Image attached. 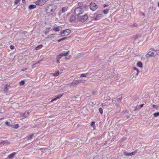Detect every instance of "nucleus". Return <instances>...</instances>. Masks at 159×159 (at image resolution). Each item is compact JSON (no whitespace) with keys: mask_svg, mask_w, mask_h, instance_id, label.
<instances>
[{"mask_svg":"<svg viewBox=\"0 0 159 159\" xmlns=\"http://www.w3.org/2000/svg\"><path fill=\"white\" fill-rule=\"evenodd\" d=\"M5 124L7 126L11 127L12 126V125L10 124L9 122L6 121L5 122Z\"/></svg>","mask_w":159,"mask_h":159,"instance_id":"42","label":"nucleus"},{"mask_svg":"<svg viewBox=\"0 0 159 159\" xmlns=\"http://www.w3.org/2000/svg\"><path fill=\"white\" fill-rule=\"evenodd\" d=\"M62 70H60V72L61 73H62Z\"/></svg>","mask_w":159,"mask_h":159,"instance_id":"61","label":"nucleus"},{"mask_svg":"<svg viewBox=\"0 0 159 159\" xmlns=\"http://www.w3.org/2000/svg\"><path fill=\"white\" fill-rule=\"evenodd\" d=\"M64 94V93H63L62 94H59V95H57L55 97L57 98V99H58V98H61V97Z\"/></svg>","mask_w":159,"mask_h":159,"instance_id":"27","label":"nucleus"},{"mask_svg":"<svg viewBox=\"0 0 159 159\" xmlns=\"http://www.w3.org/2000/svg\"><path fill=\"white\" fill-rule=\"evenodd\" d=\"M10 143V142L8 141L7 140H4L3 141H1L0 142V145L3 144L4 145V144H7V145H9Z\"/></svg>","mask_w":159,"mask_h":159,"instance_id":"13","label":"nucleus"},{"mask_svg":"<svg viewBox=\"0 0 159 159\" xmlns=\"http://www.w3.org/2000/svg\"><path fill=\"white\" fill-rule=\"evenodd\" d=\"M57 98H56V97H55V98L52 99L51 101V102H53L55 100H57Z\"/></svg>","mask_w":159,"mask_h":159,"instance_id":"50","label":"nucleus"},{"mask_svg":"<svg viewBox=\"0 0 159 159\" xmlns=\"http://www.w3.org/2000/svg\"><path fill=\"white\" fill-rule=\"evenodd\" d=\"M61 13L60 11L58 12V14L59 15H61Z\"/></svg>","mask_w":159,"mask_h":159,"instance_id":"60","label":"nucleus"},{"mask_svg":"<svg viewBox=\"0 0 159 159\" xmlns=\"http://www.w3.org/2000/svg\"><path fill=\"white\" fill-rule=\"evenodd\" d=\"M65 30H63L60 32V34L61 36H65Z\"/></svg>","mask_w":159,"mask_h":159,"instance_id":"37","label":"nucleus"},{"mask_svg":"<svg viewBox=\"0 0 159 159\" xmlns=\"http://www.w3.org/2000/svg\"><path fill=\"white\" fill-rule=\"evenodd\" d=\"M122 97H121L120 98H117V101H120V100H121V98H122Z\"/></svg>","mask_w":159,"mask_h":159,"instance_id":"52","label":"nucleus"},{"mask_svg":"<svg viewBox=\"0 0 159 159\" xmlns=\"http://www.w3.org/2000/svg\"><path fill=\"white\" fill-rule=\"evenodd\" d=\"M92 93L93 95H95V94H97V92L96 91H93Z\"/></svg>","mask_w":159,"mask_h":159,"instance_id":"49","label":"nucleus"},{"mask_svg":"<svg viewBox=\"0 0 159 159\" xmlns=\"http://www.w3.org/2000/svg\"><path fill=\"white\" fill-rule=\"evenodd\" d=\"M29 112H25L24 113H23L21 114V116H22L23 119L25 118L29 115Z\"/></svg>","mask_w":159,"mask_h":159,"instance_id":"12","label":"nucleus"},{"mask_svg":"<svg viewBox=\"0 0 159 159\" xmlns=\"http://www.w3.org/2000/svg\"><path fill=\"white\" fill-rule=\"evenodd\" d=\"M34 134H32L28 136L27 137V140H31L32 138L34 136Z\"/></svg>","mask_w":159,"mask_h":159,"instance_id":"18","label":"nucleus"},{"mask_svg":"<svg viewBox=\"0 0 159 159\" xmlns=\"http://www.w3.org/2000/svg\"><path fill=\"white\" fill-rule=\"evenodd\" d=\"M48 0H38L35 2V3L37 5L42 6L48 1Z\"/></svg>","mask_w":159,"mask_h":159,"instance_id":"8","label":"nucleus"},{"mask_svg":"<svg viewBox=\"0 0 159 159\" xmlns=\"http://www.w3.org/2000/svg\"><path fill=\"white\" fill-rule=\"evenodd\" d=\"M55 34H49L48 35V37H47V38L50 39V38H54V35H55Z\"/></svg>","mask_w":159,"mask_h":159,"instance_id":"29","label":"nucleus"},{"mask_svg":"<svg viewBox=\"0 0 159 159\" xmlns=\"http://www.w3.org/2000/svg\"><path fill=\"white\" fill-rule=\"evenodd\" d=\"M134 111H137V110H138V108L137 107H134Z\"/></svg>","mask_w":159,"mask_h":159,"instance_id":"53","label":"nucleus"},{"mask_svg":"<svg viewBox=\"0 0 159 159\" xmlns=\"http://www.w3.org/2000/svg\"><path fill=\"white\" fill-rule=\"evenodd\" d=\"M39 63V62H37V63H35V64H34V65H36V64H38Z\"/></svg>","mask_w":159,"mask_h":159,"instance_id":"59","label":"nucleus"},{"mask_svg":"<svg viewBox=\"0 0 159 159\" xmlns=\"http://www.w3.org/2000/svg\"><path fill=\"white\" fill-rule=\"evenodd\" d=\"M78 96H79L78 95H77L76 96L73 97V98H77Z\"/></svg>","mask_w":159,"mask_h":159,"instance_id":"56","label":"nucleus"},{"mask_svg":"<svg viewBox=\"0 0 159 159\" xmlns=\"http://www.w3.org/2000/svg\"><path fill=\"white\" fill-rule=\"evenodd\" d=\"M53 30L55 32L59 31L60 30V29L59 26L55 27L53 28Z\"/></svg>","mask_w":159,"mask_h":159,"instance_id":"26","label":"nucleus"},{"mask_svg":"<svg viewBox=\"0 0 159 159\" xmlns=\"http://www.w3.org/2000/svg\"><path fill=\"white\" fill-rule=\"evenodd\" d=\"M51 4H49L48 6L46 7L45 8V11L47 15H48L49 16L51 15L49 14L48 13L50 12V10H51V7H52Z\"/></svg>","mask_w":159,"mask_h":159,"instance_id":"9","label":"nucleus"},{"mask_svg":"<svg viewBox=\"0 0 159 159\" xmlns=\"http://www.w3.org/2000/svg\"><path fill=\"white\" fill-rule=\"evenodd\" d=\"M11 127L15 129H17L19 127V125L18 124H17L14 125H12Z\"/></svg>","mask_w":159,"mask_h":159,"instance_id":"20","label":"nucleus"},{"mask_svg":"<svg viewBox=\"0 0 159 159\" xmlns=\"http://www.w3.org/2000/svg\"><path fill=\"white\" fill-rule=\"evenodd\" d=\"M133 69L134 70H135L136 71V76L137 75H138L139 73V70L136 67H134L133 68Z\"/></svg>","mask_w":159,"mask_h":159,"instance_id":"24","label":"nucleus"},{"mask_svg":"<svg viewBox=\"0 0 159 159\" xmlns=\"http://www.w3.org/2000/svg\"><path fill=\"white\" fill-rule=\"evenodd\" d=\"M7 158H6V159H7Z\"/></svg>","mask_w":159,"mask_h":159,"instance_id":"64","label":"nucleus"},{"mask_svg":"<svg viewBox=\"0 0 159 159\" xmlns=\"http://www.w3.org/2000/svg\"><path fill=\"white\" fill-rule=\"evenodd\" d=\"M77 19L76 17L74 15H71L69 19V21L70 22H72L75 21Z\"/></svg>","mask_w":159,"mask_h":159,"instance_id":"10","label":"nucleus"},{"mask_svg":"<svg viewBox=\"0 0 159 159\" xmlns=\"http://www.w3.org/2000/svg\"><path fill=\"white\" fill-rule=\"evenodd\" d=\"M36 6L33 4L30 5L28 7V8L29 10H31L36 8Z\"/></svg>","mask_w":159,"mask_h":159,"instance_id":"16","label":"nucleus"},{"mask_svg":"<svg viewBox=\"0 0 159 159\" xmlns=\"http://www.w3.org/2000/svg\"><path fill=\"white\" fill-rule=\"evenodd\" d=\"M60 72L59 71H57L56 72L53 73L52 74L53 75L55 76H58Z\"/></svg>","mask_w":159,"mask_h":159,"instance_id":"28","label":"nucleus"},{"mask_svg":"<svg viewBox=\"0 0 159 159\" xmlns=\"http://www.w3.org/2000/svg\"><path fill=\"white\" fill-rule=\"evenodd\" d=\"M90 9L93 11H95L98 8V6L94 2H92L89 5Z\"/></svg>","mask_w":159,"mask_h":159,"instance_id":"6","label":"nucleus"},{"mask_svg":"<svg viewBox=\"0 0 159 159\" xmlns=\"http://www.w3.org/2000/svg\"><path fill=\"white\" fill-rule=\"evenodd\" d=\"M27 69L26 68L25 69H22V71H25L26 70H27Z\"/></svg>","mask_w":159,"mask_h":159,"instance_id":"58","label":"nucleus"},{"mask_svg":"<svg viewBox=\"0 0 159 159\" xmlns=\"http://www.w3.org/2000/svg\"><path fill=\"white\" fill-rule=\"evenodd\" d=\"M102 18V14H100L97 15L96 17L94 18L93 20H98Z\"/></svg>","mask_w":159,"mask_h":159,"instance_id":"14","label":"nucleus"},{"mask_svg":"<svg viewBox=\"0 0 159 159\" xmlns=\"http://www.w3.org/2000/svg\"><path fill=\"white\" fill-rule=\"evenodd\" d=\"M68 38V37H65L62 38L61 39H60L58 40H57V41L58 43H59V42H61V41L64 40Z\"/></svg>","mask_w":159,"mask_h":159,"instance_id":"22","label":"nucleus"},{"mask_svg":"<svg viewBox=\"0 0 159 159\" xmlns=\"http://www.w3.org/2000/svg\"><path fill=\"white\" fill-rule=\"evenodd\" d=\"M109 9H106L103 11V12L105 14H106L108 13V11H109Z\"/></svg>","mask_w":159,"mask_h":159,"instance_id":"36","label":"nucleus"},{"mask_svg":"<svg viewBox=\"0 0 159 159\" xmlns=\"http://www.w3.org/2000/svg\"><path fill=\"white\" fill-rule=\"evenodd\" d=\"M123 154L124 155H125V156H130V152H127L126 151L124 150L123 151Z\"/></svg>","mask_w":159,"mask_h":159,"instance_id":"25","label":"nucleus"},{"mask_svg":"<svg viewBox=\"0 0 159 159\" xmlns=\"http://www.w3.org/2000/svg\"><path fill=\"white\" fill-rule=\"evenodd\" d=\"M88 19V16L86 14L84 15L78 16L77 17V21L81 22H84Z\"/></svg>","mask_w":159,"mask_h":159,"instance_id":"1","label":"nucleus"},{"mask_svg":"<svg viewBox=\"0 0 159 159\" xmlns=\"http://www.w3.org/2000/svg\"><path fill=\"white\" fill-rule=\"evenodd\" d=\"M126 139V138H125L123 140H124L125 139Z\"/></svg>","mask_w":159,"mask_h":159,"instance_id":"63","label":"nucleus"},{"mask_svg":"<svg viewBox=\"0 0 159 159\" xmlns=\"http://www.w3.org/2000/svg\"><path fill=\"white\" fill-rule=\"evenodd\" d=\"M144 104H142L139 106L138 107H139V108H141L143 107Z\"/></svg>","mask_w":159,"mask_h":159,"instance_id":"47","label":"nucleus"},{"mask_svg":"<svg viewBox=\"0 0 159 159\" xmlns=\"http://www.w3.org/2000/svg\"><path fill=\"white\" fill-rule=\"evenodd\" d=\"M141 13H142V15L143 16H145V14L144 13H143V12H141Z\"/></svg>","mask_w":159,"mask_h":159,"instance_id":"55","label":"nucleus"},{"mask_svg":"<svg viewBox=\"0 0 159 159\" xmlns=\"http://www.w3.org/2000/svg\"><path fill=\"white\" fill-rule=\"evenodd\" d=\"M82 82V80H74L70 84V87L75 86L78 84Z\"/></svg>","mask_w":159,"mask_h":159,"instance_id":"4","label":"nucleus"},{"mask_svg":"<svg viewBox=\"0 0 159 159\" xmlns=\"http://www.w3.org/2000/svg\"><path fill=\"white\" fill-rule=\"evenodd\" d=\"M78 6L79 7H81L83 6V4L82 2H80L78 3Z\"/></svg>","mask_w":159,"mask_h":159,"instance_id":"43","label":"nucleus"},{"mask_svg":"<svg viewBox=\"0 0 159 159\" xmlns=\"http://www.w3.org/2000/svg\"><path fill=\"white\" fill-rule=\"evenodd\" d=\"M70 13H69L67 14V16H69V15H70Z\"/></svg>","mask_w":159,"mask_h":159,"instance_id":"62","label":"nucleus"},{"mask_svg":"<svg viewBox=\"0 0 159 159\" xmlns=\"http://www.w3.org/2000/svg\"><path fill=\"white\" fill-rule=\"evenodd\" d=\"M67 10V7H63L62 8L61 13H64Z\"/></svg>","mask_w":159,"mask_h":159,"instance_id":"23","label":"nucleus"},{"mask_svg":"<svg viewBox=\"0 0 159 159\" xmlns=\"http://www.w3.org/2000/svg\"><path fill=\"white\" fill-rule=\"evenodd\" d=\"M16 153V152H14L11 153L7 156V158L10 159H11L14 157Z\"/></svg>","mask_w":159,"mask_h":159,"instance_id":"11","label":"nucleus"},{"mask_svg":"<svg viewBox=\"0 0 159 159\" xmlns=\"http://www.w3.org/2000/svg\"><path fill=\"white\" fill-rule=\"evenodd\" d=\"M65 36H67L70 33L71 31L69 29L65 30Z\"/></svg>","mask_w":159,"mask_h":159,"instance_id":"17","label":"nucleus"},{"mask_svg":"<svg viewBox=\"0 0 159 159\" xmlns=\"http://www.w3.org/2000/svg\"><path fill=\"white\" fill-rule=\"evenodd\" d=\"M69 51H68L67 52H65V51L62 52L57 55V56L58 57V59H61L63 56H67L69 53Z\"/></svg>","mask_w":159,"mask_h":159,"instance_id":"7","label":"nucleus"},{"mask_svg":"<svg viewBox=\"0 0 159 159\" xmlns=\"http://www.w3.org/2000/svg\"><path fill=\"white\" fill-rule=\"evenodd\" d=\"M153 115L155 117H157L158 116H159V112H156L154 113L153 114Z\"/></svg>","mask_w":159,"mask_h":159,"instance_id":"41","label":"nucleus"},{"mask_svg":"<svg viewBox=\"0 0 159 159\" xmlns=\"http://www.w3.org/2000/svg\"><path fill=\"white\" fill-rule=\"evenodd\" d=\"M108 5H106V4H104V5H103V7H107Z\"/></svg>","mask_w":159,"mask_h":159,"instance_id":"57","label":"nucleus"},{"mask_svg":"<svg viewBox=\"0 0 159 159\" xmlns=\"http://www.w3.org/2000/svg\"><path fill=\"white\" fill-rule=\"evenodd\" d=\"M84 11L82 8L80 7H77L74 10V13L75 15L77 16H79L82 14L83 12Z\"/></svg>","mask_w":159,"mask_h":159,"instance_id":"3","label":"nucleus"},{"mask_svg":"<svg viewBox=\"0 0 159 159\" xmlns=\"http://www.w3.org/2000/svg\"><path fill=\"white\" fill-rule=\"evenodd\" d=\"M88 7H89V5H87H87H84V6H83L82 9H84L85 10H86L88 8Z\"/></svg>","mask_w":159,"mask_h":159,"instance_id":"40","label":"nucleus"},{"mask_svg":"<svg viewBox=\"0 0 159 159\" xmlns=\"http://www.w3.org/2000/svg\"><path fill=\"white\" fill-rule=\"evenodd\" d=\"M50 29L51 27H50L48 28H46V31H45V34H47L49 32V30H50Z\"/></svg>","mask_w":159,"mask_h":159,"instance_id":"34","label":"nucleus"},{"mask_svg":"<svg viewBox=\"0 0 159 159\" xmlns=\"http://www.w3.org/2000/svg\"><path fill=\"white\" fill-rule=\"evenodd\" d=\"M152 107L153 108L157 109H158L159 106L156 105H152Z\"/></svg>","mask_w":159,"mask_h":159,"instance_id":"44","label":"nucleus"},{"mask_svg":"<svg viewBox=\"0 0 159 159\" xmlns=\"http://www.w3.org/2000/svg\"><path fill=\"white\" fill-rule=\"evenodd\" d=\"M90 125L93 126L94 129H95V122L94 121H92L91 122Z\"/></svg>","mask_w":159,"mask_h":159,"instance_id":"35","label":"nucleus"},{"mask_svg":"<svg viewBox=\"0 0 159 159\" xmlns=\"http://www.w3.org/2000/svg\"><path fill=\"white\" fill-rule=\"evenodd\" d=\"M137 25H138L137 24L135 23L133 25H131V26L132 27H137Z\"/></svg>","mask_w":159,"mask_h":159,"instance_id":"45","label":"nucleus"},{"mask_svg":"<svg viewBox=\"0 0 159 159\" xmlns=\"http://www.w3.org/2000/svg\"><path fill=\"white\" fill-rule=\"evenodd\" d=\"M10 48L11 49H14L15 48V46L13 45H11L10 46Z\"/></svg>","mask_w":159,"mask_h":159,"instance_id":"48","label":"nucleus"},{"mask_svg":"<svg viewBox=\"0 0 159 159\" xmlns=\"http://www.w3.org/2000/svg\"><path fill=\"white\" fill-rule=\"evenodd\" d=\"M22 2L24 4H25L26 3V1L25 0H22Z\"/></svg>","mask_w":159,"mask_h":159,"instance_id":"54","label":"nucleus"},{"mask_svg":"<svg viewBox=\"0 0 159 159\" xmlns=\"http://www.w3.org/2000/svg\"><path fill=\"white\" fill-rule=\"evenodd\" d=\"M158 54L157 50H151L149 51L146 55V57L147 58H148L150 57H154L156 56Z\"/></svg>","mask_w":159,"mask_h":159,"instance_id":"2","label":"nucleus"},{"mask_svg":"<svg viewBox=\"0 0 159 159\" xmlns=\"http://www.w3.org/2000/svg\"><path fill=\"white\" fill-rule=\"evenodd\" d=\"M10 86V83H7L6 84L5 86L4 89V91L5 92L7 91L8 90V89L9 88V87Z\"/></svg>","mask_w":159,"mask_h":159,"instance_id":"15","label":"nucleus"},{"mask_svg":"<svg viewBox=\"0 0 159 159\" xmlns=\"http://www.w3.org/2000/svg\"><path fill=\"white\" fill-rule=\"evenodd\" d=\"M25 84V81L24 80H22L19 83V85L20 86H23Z\"/></svg>","mask_w":159,"mask_h":159,"instance_id":"32","label":"nucleus"},{"mask_svg":"<svg viewBox=\"0 0 159 159\" xmlns=\"http://www.w3.org/2000/svg\"><path fill=\"white\" fill-rule=\"evenodd\" d=\"M137 150H136L134 151V152H131L130 153V156L134 155L135 154L137 153Z\"/></svg>","mask_w":159,"mask_h":159,"instance_id":"33","label":"nucleus"},{"mask_svg":"<svg viewBox=\"0 0 159 159\" xmlns=\"http://www.w3.org/2000/svg\"><path fill=\"white\" fill-rule=\"evenodd\" d=\"M51 5L52 6V7H51L52 8L51 10H50V12L48 13L51 15H53L54 12L57 8V4H51Z\"/></svg>","mask_w":159,"mask_h":159,"instance_id":"5","label":"nucleus"},{"mask_svg":"<svg viewBox=\"0 0 159 159\" xmlns=\"http://www.w3.org/2000/svg\"><path fill=\"white\" fill-rule=\"evenodd\" d=\"M98 111L101 114H102L103 111L102 108L100 107L98 109Z\"/></svg>","mask_w":159,"mask_h":159,"instance_id":"38","label":"nucleus"},{"mask_svg":"<svg viewBox=\"0 0 159 159\" xmlns=\"http://www.w3.org/2000/svg\"><path fill=\"white\" fill-rule=\"evenodd\" d=\"M71 57V56L70 55H69L67 57H65V59L66 60H69Z\"/></svg>","mask_w":159,"mask_h":159,"instance_id":"46","label":"nucleus"},{"mask_svg":"<svg viewBox=\"0 0 159 159\" xmlns=\"http://www.w3.org/2000/svg\"><path fill=\"white\" fill-rule=\"evenodd\" d=\"M88 73L85 74H82L80 76L81 77H86L88 76Z\"/></svg>","mask_w":159,"mask_h":159,"instance_id":"30","label":"nucleus"},{"mask_svg":"<svg viewBox=\"0 0 159 159\" xmlns=\"http://www.w3.org/2000/svg\"><path fill=\"white\" fill-rule=\"evenodd\" d=\"M141 37V35L140 34H137L134 36V40H135L138 38H140Z\"/></svg>","mask_w":159,"mask_h":159,"instance_id":"31","label":"nucleus"},{"mask_svg":"<svg viewBox=\"0 0 159 159\" xmlns=\"http://www.w3.org/2000/svg\"><path fill=\"white\" fill-rule=\"evenodd\" d=\"M137 66L140 68H141L143 67V63L141 61H139L138 62L137 64Z\"/></svg>","mask_w":159,"mask_h":159,"instance_id":"19","label":"nucleus"},{"mask_svg":"<svg viewBox=\"0 0 159 159\" xmlns=\"http://www.w3.org/2000/svg\"><path fill=\"white\" fill-rule=\"evenodd\" d=\"M20 1L21 0H15L14 2V4L16 5L18 4Z\"/></svg>","mask_w":159,"mask_h":159,"instance_id":"39","label":"nucleus"},{"mask_svg":"<svg viewBox=\"0 0 159 159\" xmlns=\"http://www.w3.org/2000/svg\"><path fill=\"white\" fill-rule=\"evenodd\" d=\"M43 46L42 44H40V45H38L35 48V49L36 50H38L40 49H41Z\"/></svg>","mask_w":159,"mask_h":159,"instance_id":"21","label":"nucleus"},{"mask_svg":"<svg viewBox=\"0 0 159 159\" xmlns=\"http://www.w3.org/2000/svg\"><path fill=\"white\" fill-rule=\"evenodd\" d=\"M57 63H59V59H58V57L57 56Z\"/></svg>","mask_w":159,"mask_h":159,"instance_id":"51","label":"nucleus"}]
</instances>
